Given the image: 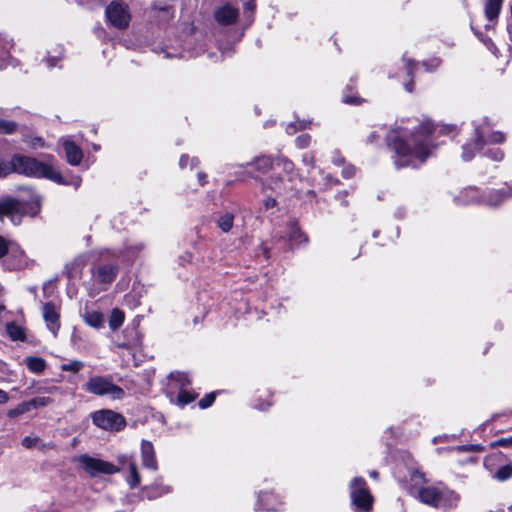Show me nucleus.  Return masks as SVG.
<instances>
[{
  "label": "nucleus",
  "instance_id": "1",
  "mask_svg": "<svg viewBox=\"0 0 512 512\" xmlns=\"http://www.w3.org/2000/svg\"><path fill=\"white\" fill-rule=\"evenodd\" d=\"M434 129V125L426 121L412 131H408L407 128H398L389 133L387 141L395 153L396 168L417 167L425 162L434 148L431 141Z\"/></svg>",
  "mask_w": 512,
  "mask_h": 512
},
{
  "label": "nucleus",
  "instance_id": "2",
  "mask_svg": "<svg viewBox=\"0 0 512 512\" xmlns=\"http://www.w3.org/2000/svg\"><path fill=\"white\" fill-rule=\"evenodd\" d=\"M52 156L48 155L44 161L16 154L12 156L13 173L22 174L34 178H47L58 184H66L58 170L51 163Z\"/></svg>",
  "mask_w": 512,
  "mask_h": 512
},
{
  "label": "nucleus",
  "instance_id": "3",
  "mask_svg": "<svg viewBox=\"0 0 512 512\" xmlns=\"http://www.w3.org/2000/svg\"><path fill=\"white\" fill-rule=\"evenodd\" d=\"M418 497L421 502L438 508L456 507L460 500V496L455 491L436 486L421 488L418 491Z\"/></svg>",
  "mask_w": 512,
  "mask_h": 512
},
{
  "label": "nucleus",
  "instance_id": "4",
  "mask_svg": "<svg viewBox=\"0 0 512 512\" xmlns=\"http://www.w3.org/2000/svg\"><path fill=\"white\" fill-rule=\"evenodd\" d=\"M83 389L97 396H109L113 400L124 397V390L113 383L112 379L104 376H93L83 386Z\"/></svg>",
  "mask_w": 512,
  "mask_h": 512
},
{
  "label": "nucleus",
  "instance_id": "5",
  "mask_svg": "<svg viewBox=\"0 0 512 512\" xmlns=\"http://www.w3.org/2000/svg\"><path fill=\"white\" fill-rule=\"evenodd\" d=\"M276 165L284 172L285 178L272 177L267 184L268 188L276 191L291 189L293 182L298 178L293 162L284 156H279L276 159Z\"/></svg>",
  "mask_w": 512,
  "mask_h": 512
},
{
  "label": "nucleus",
  "instance_id": "6",
  "mask_svg": "<svg viewBox=\"0 0 512 512\" xmlns=\"http://www.w3.org/2000/svg\"><path fill=\"white\" fill-rule=\"evenodd\" d=\"M352 504L358 512H368L372 507L373 497L361 477H355L350 484Z\"/></svg>",
  "mask_w": 512,
  "mask_h": 512
},
{
  "label": "nucleus",
  "instance_id": "7",
  "mask_svg": "<svg viewBox=\"0 0 512 512\" xmlns=\"http://www.w3.org/2000/svg\"><path fill=\"white\" fill-rule=\"evenodd\" d=\"M92 422L97 427L107 431H120L125 425V418L109 409L98 410L91 415Z\"/></svg>",
  "mask_w": 512,
  "mask_h": 512
},
{
  "label": "nucleus",
  "instance_id": "8",
  "mask_svg": "<svg viewBox=\"0 0 512 512\" xmlns=\"http://www.w3.org/2000/svg\"><path fill=\"white\" fill-rule=\"evenodd\" d=\"M109 23L117 29H126L131 20L129 7L122 1H112L105 10Z\"/></svg>",
  "mask_w": 512,
  "mask_h": 512
},
{
  "label": "nucleus",
  "instance_id": "9",
  "mask_svg": "<svg viewBox=\"0 0 512 512\" xmlns=\"http://www.w3.org/2000/svg\"><path fill=\"white\" fill-rule=\"evenodd\" d=\"M78 462L81 467L91 476H97L99 474L111 475L119 471V469L113 464L90 457L88 455L80 456L78 458Z\"/></svg>",
  "mask_w": 512,
  "mask_h": 512
},
{
  "label": "nucleus",
  "instance_id": "10",
  "mask_svg": "<svg viewBox=\"0 0 512 512\" xmlns=\"http://www.w3.org/2000/svg\"><path fill=\"white\" fill-rule=\"evenodd\" d=\"M25 213L26 209L21 201L11 197L0 200V217L7 216L14 223H18Z\"/></svg>",
  "mask_w": 512,
  "mask_h": 512
},
{
  "label": "nucleus",
  "instance_id": "11",
  "mask_svg": "<svg viewBox=\"0 0 512 512\" xmlns=\"http://www.w3.org/2000/svg\"><path fill=\"white\" fill-rule=\"evenodd\" d=\"M42 315L47 328L56 337L60 328V313L56 305L52 302H47L42 306Z\"/></svg>",
  "mask_w": 512,
  "mask_h": 512
},
{
  "label": "nucleus",
  "instance_id": "12",
  "mask_svg": "<svg viewBox=\"0 0 512 512\" xmlns=\"http://www.w3.org/2000/svg\"><path fill=\"white\" fill-rule=\"evenodd\" d=\"M91 271L97 282L109 285L115 280L118 267L112 264H103L93 267Z\"/></svg>",
  "mask_w": 512,
  "mask_h": 512
},
{
  "label": "nucleus",
  "instance_id": "13",
  "mask_svg": "<svg viewBox=\"0 0 512 512\" xmlns=\"http://www.w3.org/2000/svg\"><path fill=\"white\" fill-rule=\"evenodd\" d=\"M238 16V9L230 4H225L215 11V19L221 25H231L235 23Z\"/></svg>",
  "mask_w": 512,
  "mask_h": 512
},
{
  "label": "nucleus",
  "instance_id": "14",
  "mask_svg": "<svg viewBox=\"0 0 512 512\" xmlns=\"http://www.w3.org/2000/svg\"><path fill=\"white\" fill-rule=\"evenodd\" d=\"M142 466L156 471L158 469L157 460L153 444L150 441L143 440L141 443Z\"/></svg>",
  "mask_w": 512,
  "mask_h": 512
},
{
  "label": "nucleus",
  "instance_id": "15",
  "mask_svg": "<svg viewBox=\"0 0 512 512\" xmlns=\"http://www.w3.org/2000/svg\"><path fill=\"white\" fill-rule=\"evenodd\" d=\"M475 141L473 144H466L463 146L462 159L469 161L474 156V151H478L483 148L485 141V132L479 127L475 128Z\"/></svg>",
  "mask_w": 512,
  "mask_h": 512
},
{
  "label": "nucleus",
  "instance_id": "16",
  "mask_svg": "<svg viewBox=\"0 0 512 512\" xmlns=\"http://www.w3.org/2000/svg\"><path fill=\"white\" fill-rule=\"evenodd\" d=\"M119 462L122 465V468H127L129 472V476L127 478V482L130 488H135L140 484V475L137 469L136 463L128 456L119 457Z\"/></svg>",
  "mask_w": 512,
  "mask_h": 512
},
{
  "label": "nucleus",
  "instance_id": "17",
  "mask_svg": "<svg viewBox=\"0 0 512 512\" xmlns=\"http://www.w3.org/2000/svg\"><path fill=\"white\" fill-rule=\"evenodd\" d=\"M63 147L66 153L67 161L71 165H79L83 158L82 150L74 142L69 140L64 141Z\"/></svg>",
  "mask_w": 512,
  "mask_h": 512
},
{
  "label": "nucleus",
  "instance_id": "18",
  "mask_svg": "<svg viewBox=\"0 0 512 512\" xmlns=\"http://www.w3.org/2000/svg\"><path fill=\"white\" fill-rule=\"evenodd\" d=\"M509 197V192L506 187L490 192L483 201L490 206H497Z\"/></svg>",
  "mask_w": 512,
  "mask_h": 512
},
{
  "label": "nucleus",
  "instance_id": "19",
  "mask_svg": "<svg viewBox=\"0 0 512 512\" xmlns=\"http://www.w3.org/2000/svg\"><path fill=\"white\" fill-rule=\"evenodd\" d=\"M27 368L35 374H41L46 369V361L38 356H29L25 359Z\"/></svg>",
  "mask_w": 512,
  "mask_h": 512
},
{
  "label": "nucleus",
  "instance_id": "20",
  "mask_svg": "<svg viewBox=\"0 0 512 512\" xmlns=\"http://www.w3.org/2000/svg\"><path fill=\"white\" fill-rule=\"evenodd\" d=\"M287 237L292 245L306 242L307 238L300 231L296 223L291 222L287 227Z\"/></svg>",
  "mask_w": 512,
  "mask_h": 512
},
{
  "label": "nucleus",
  "instance_id": "21",
  "mask_svg": "<svg viewBox=\"0 0 512 512\" xmlns=\"http://www.w3.org/2000/svg\"><path fill=\"white\" fill-rule=\"evenodd\" d=\"M503 0H487L485 5V16L488 20H495L502 7Z\"/></svg>",
  "mask_w": 512,
  "mask_h": 512
},
{
  "label": "nucleus",
  "instance_id": "22",
  "mask_svg": "<svg viewBox=\"0 0 512 512\" xmlns=\"http://www.w3.org/2000/svg\"><path fill=\"white\" fill-rule=\"evenodd\" d=\"M249 165L250 163L247 164V166ZM251 165H254L256 171L263 174L271 169V167L273 166V160L269 156H259L255 158Z\"/></svg>",
  "mask_w": 512,
  "mask_h": 512
},
{
  "label": "nucleus",
  "instance_id": "23",
  "mask_svg": "<svg viewBox=\"0 0 512 512\" xmlns=\"http://www.w3.org/2000/svg\"><path fill=\"white\" fill-rule=\"evenodd\" d=\"M6 331L9 337L14 341H23L25 339L24 329L14 322H10L6 325Z\"/></svg>",
  "mask_w": 512,
  "mask_h": 512
},
{
  "label": "nucleus",
  "instance_id": "24",
  "mask_svg": "<svg viewBox=\"0 0 512 512\" xmlns=\"http://www.w3.org/2000/svg\"><path fill=\"white\" fill-rule=\"evenodd\" d=\"M85 323L88 325L98 328L103 324V315L98 311H85L83 315Z\"/></svg>",
  "mask_w": 512,
  "mask_h": 512
},
{
  "label": "nucleus",
  "instance_id": "25",
  "mask_svg": "<svg viewBox=\"0 0 512 512\" xmlns=\"http://www.w3.org/2000/svg\"><path fill=\"white\" fill-rule=\"evenodd\" d=\"M259 502L263 504L265 510L269 511L277 510L280 504L272 493H263L259 495Z\"/></svg>",
  "mask_w": 512,
  "mask_h": 512
},
{
  "label": "nucleus",
  "instance_id": "26",
  "mask_svg": "<svg viewBox=\"0 0 512 512\" xmlns=\"http://www.w3.org/2000/svg\"><path fill=\"white\" fill-rule=\"evenodd\" d=\"M170 490L171 489L169 486L154 484L150 487L145 488L144 492L146 493V496L149 499H153V498L159 497L163 494L169 493Z\"/></svg>",
  "mask_w": 512,
  "mask_h": 512
},
{
  "label": "nucleus",
  "instance_id": "27",
  "mask_svg": "<svg viewBox=\"0 0 512 512\" xmlns=\"http://www.w3.org/2000/svg\"><path fill=\"white\" fill-rule=\"evenodd\" d=\"M31 410L47 407L54 403V399L49 396H37L28 401Z\"/></svg>",
  "mask_w": 512,
  "mask_h": 512
},
{
  "label": "nucleus",
  "instance_id": "28",
  "mask_svg": "<svg viewBox=\"0 0 512 512\" xmlns=\"http://www.w3.org/2000/svg\"><path fill=\"white\" fill-rule=\"evenodd\" d=\"M124 322V313L120 309H113L109 319V326L112 330L118 329Z\"/></svg>",
  "mask_w": 512,
  "mask_h": 512
},
{
  "label": "nucleus",
  "instance_id": "29",
  "mask_svg": "<svg viewBox=\"0 0 512 512\" xmlns=\"http://www.w3.org/2000/svg\"><path fill=\"white\" fill-rule=\"evenodd\" d=\"M234 216L230 213H225L220 216L217 225L223 232H229L233 226Z\"/></svg>",
  "mask_w": 512,
  "mask_h": 512
},
{
  "label": "nucleus",
  "instance_id": "30",
  "mask_svg": "<svg viewBox=\"0 0 512 512\" xmlns=\"http://www.w3.org/2000/svg\"><path fill=\"white\" fill-rule=\"evenodd\" d=\"M84 367V363L79 360H72L60 365V369L65 372L78 373Z\"/></svg>",
  "mask_w": 512,
  "mask_h": 512
},
{
  "label": "nucleus",
  "instance_id": "31",
  "mask_svg": "<svg viewBox=\"0 0 512 512\" xmlns=\"http://www.w3.org/2000/svg\"><path fill=\"white\" fill-rule=\"evenodd\" d=\"M29 411H31L30 405H29L28 401H25V402L20 403L14 409H10L8 411L7 415L10 418H15L24 413H28Z\"/></svg>",
  "mask_w": 512,
  "mask_h": 512
},
{
  "label": "nucleus",
  "instance_id": "32",
  "mask_svg": "<svg viewBox=\"0 0 512 512\" xmlns=\"http://www.w3.org/2000/svg\"><path fill=\"white\" fill-rule=\"evenodd\" d=\"M512 477V463H507L501 466L495 474V478L500 481H505Z\"/></svg>",
  "mask_w": 512,
  "mask_h": 512
},
{
  "label": "nucleus",
  "instance_id": "33",
  "mask_svg": "<svg viewBox=\"0 0 512 512\" xmlns=\"http://www.w3.org/2000/svg\"><path fill=\"white\" fill-rule=\"evenodd\" d=\"M63 54V47L57 46L54 51H48V58L47 63L49 67L56 66V61L61 59V56Z\"/></svg>",
  "mask_w": 512,
  "mask_h": 512
},
{
  "label": "nucleus",
  "instance_id": "34",
  "mask_svg": "<svg viewBox=\"0 0 512 512\" xmlns=\"http://www.w3.org/2000/svg\"><path fill=\"white\" fill-rule=\"evenodd\" d=\"M16 129V122L0 119V134H12Z\"/></svg>",
  "mask_w": 512,
  "mask_h": 512
},
{
  "label": "nucleus",
  "instance_id": "35",
  "mask_svg": "<svg viewBox=\"0 0 512 512\" xmlns=\"http://www.w3.org/2000/svg\"><path fill=\"white\" fill-rule=\"evenodd\" d=\"M170 379L179 383L181 389L191 384L188 376L181 372H175L170 374Z\"/></svg>",
  "mask_w": 512,
  "mask_h": 512
},
{
  "label": "nucleus",
  "instance_id": "36",
  "mask_svg": "<svg viewBox=\"0 0 512 512\" xmlns=\"http://www.w3.org/2000/svg\"><path fill=\"white\" fill-rule=\"evenodd\" d=\"M194 399L195 396L192 393L181 389L177 397V404L180 406H184L186 404L191 403Z\"/></svg>",
  "mask_w": 512,
  "mask_h": 512
},
{
  "label": "nucleus",
  "instance_id": "37",
  "mask_svg": "<svg viewBox=\"0 0 512 512\" xmlns=\"http://www.w3.org/2000/svg\"><path fill=\"white\" fill-rule=\"evenodd\" d=\"M11 173H13L12 159L10 161L0 159V178L6 177Z\"/></svg>",
  "mask_w": 512,
  "mask_h": 512
},
{
  "label": "nucleus",
  "instance_id": "38",
  "mask_svg": "<svg viewBox=\"0 0 512 512\" xmlns=\"http://www.w3.org/2000/svg\"><path fill=\"white\" fill-rule=\"evenodd\" d=\"M486 155L494 161H501L504 158V153L499 148L489 149Z\"/></svg>",
  "mask_w": 512,
  "mask_h": 512
},
{
  "label": "nucleus",
  "instance_id": "39",
  "mask_svg": "<svg viewBox=\"0 0 512 512\" xmlns=\"http://www.w3.org/2000/svg\"><path fill=\"white\" fill-rule=\"evenodd\" d=\"M311 141V137L308 134L300 135L296 138L295 142L298 148L303 149L306 148Z\"/></svg>",
  "mask_w": 512,
  "mask_h": 512
},
{
  "label": "nucleus",
  "instance_id": "40",
  "mask_svg": "<svg viewBox=\"0 0 512 512\" xmlns=\"http://www.w3.org/2000/svg\"><path fill=\"white\" fill-rule=\"evenodd\" d=\"M214 400H215V393H210L199 401V407L202 409L208 408L209 406H211L213 404Z\"/></svg>",
  "mask_w": 512,
  "mask_h": 512
},
{
  "label": "nucleus",
  "instance_id": "41",
  "mask_svg": "<svg viewBox=\"0 0 512 512\" xmlns=\"http://www.w3.org/2000/svg\"><path fill=\"white\" fill-rule=\"evenodd\" d=\"M505 137L502 132L496 131L492 132L490 135H488L487 142L490 143H502L504 142Z\"/></svg>",
  "mask_w": 512,
  "mask_h": 512
},
{
  "label": "nucleus",
  "instance_id": "42",
  "mask_svg": "<svg viewBox=\"0 0 512 512\" xmlns=\"http://www.w3.org/2000/svg\"><path fill=\"white\" fill-rule=\"evenodd\" d=\"M38 442H39V438L38 437L26 436L22 440V446L27 448V449H30V448L35 447L38 444Z\"/></svg>",
  "mask_w": 512,
  "mask_h": 512
},
{
  "label": "nucleus",
  "instance_id": "43",
  "mask_svg": "<svg viewBox=\"0 0 512 512\" xmlns=\"http://www.w3.org/2000/svg\"><path fill=\"white\" fill-rule=\"evenodd\" d=\"M38 393L55 394L60 393L61 388L58 386H41L37 388Z\"/></svg>",
  "mask_w": 512,
  "mask_h": 512
},
{
  "label": "nucleus",
  "instance_id": "44",
  "mask_svg": "<svg viewBox=\"0 0 512 512\" xmlns=\"http://www.w3.org/2000/svg\"><path fill=\"white\" fill-rule=\"evenodd\" d=\"M189 161V157L187 155H182L179 161V166L181 168L186 167L187 163ZM191 167H195L198 165V160L196 158L190 159Z\"/></svg>",
  "mask_w": 512,
  "mask_h": 512
},
{
  "label": "nucleus",
  "instance_id": "45",
  "mask_svg": "<svg viewBox=\"0 0 512 512\" xmlns=\"http://www.w3.org/2000/svg\"><path fill=\"white\" fill-rule=\"evenodd\" d=\"M492 446L509 447L512 446V436L506 438H500L496 440Z\"/></svg>",
  "mask_w": 512,
  "mask_h": 512
},
{
  "label": "nucleus",
  "instance_id": "46",
  "mask_svg": "<svg viewBox=\"0 0 512 512\" xmlns=\"http://www.w3.org/2000/svg\"><path fill=\"white\" fill-rule=\"evenodd\" d=\"M405 62H406V70H407V74L412 77L413 76V72L414 70L418 67V63H414L412 60L408 59L406 60L405 59Z\"/></svg>",
  "mask_w": 512,
  "mask_h": 512
},
{
  "label": "nucleus",
  "instance_id": "47",
  "mask_svg": "<svg viewBox=\"0 0 512 512\" xmlns=\"http://www.w3.org/2000/svg\"><path fill=\"white\" fill-rule=\"evenodd\" d=\"M460 451H473L480 452L483 451V447L481 445H464L458 448Z\"/></svg>",
  "mask_w": 512,
  "mask_h": 512
},
{
  "label": "nucleus",
  "instance_id": "48",
  "mask_svg": "<svg viewBox=\"0 0 512 512\" xmlns=\"http://www.w3.org/2000/svg\"><path fill=\"white\" fill-rule=\"evenodd\" d=\"M343 101L347 104H352V105H359L362 103V99L360 97H356V96H345L343 98Z\"/></svg>",
  "mask_w": 512,
  "mask_h": 512
},
{
  "label": "nucleus",
  "instance_id": "49",
  "mask_svg": "<svg viewBox=\"0 0 512 512\" xmlns=\"http://www.w3.org/2000/svg\"><path fill=\"white\" fill-rule=\"evenodd\" d=\"M255 8H256L255 0H250L244 4V12L245 13H248V12L253 13Z\"/></svg>",
  "mask_w": 512,
  "mask_h": 512
},
{
  "label": "nucleus",
  "instance_id": "50",
  "mask_svg": "<svg viewBox=\"0 0 512 512\" xmlns=\"http://www.w3.org/2000/svg\"><path fill=\"white\" fill-rule=\"evenodd\" d=\"M502 457H503V455L501 453L490 455V456L486 457V459L484 461V464L486 466H488V465H490L491 462L496 461V460H500Z\"/></svg>",
  "mask_w": 512,
  "mask_h": 512
},
{
  "label": "nucleus",
  "instance_id": "51",
  "mask_svg": "<svg viewBox=\"0 0 512 512\" xmlns=\"http://www.w3.org/2000/svg\"><path fill=\"white\" fill-rule=\"evenodd\" d=\"M8 252L7 243L4 238L0 237V258L6 255Z\"/></svg>",
  "mask_w": 512,
  "mask_h": 512
},
{
  "label": "nucleus",
  "instance_id": "52",
  "mask_svg": "<svg viewBox=\"0 0 512 512\" xmlns=\"http://www.w3.org/2000/svg\"><path fill=\"white\" fill-rule=\"evenodd\" d=\"M355 169L352 166L346 167L342 171V175L345 178H350L354 175Z\"/></svg>",
  "mask_w": 512,
  "mask_h": 512
},
{
  "label": "nucleus",
  "instance_id": "53",
  "mask_svg": "<svg viewBox=\"0 0 512 512\" xmlns=\"http://www.w3.org/2000/svg\"><path fill=\"white\" fill-rule=\"evenodd\" d=\"M264 205L267 209L272 208L276 205V200L274 198L269 197L264 201Z\"/></svg>",
  "mask_w": 512,
  "mask_h": 512
},
{
  "label": "nucleus",
  "instance_id": "54",
  "mask_svg": "<svg viewBox=\"0 0 512 512\" xmlns=\"http://www.w3.org/2000/svg\"><path fill=\"white\" fill-rule=\"evenodd\" d=\"M198 180L200 185H205L207 183V175L205 173L199 172L198 173Z\"/></svg>",
  "mask_w": 512,
  "mask_h": 512
},
{
  "label": "nucleus",
  "instance_id": "55",
  "mask_svg": "<svg viewBox=\"0 0 512 512\" xmlns=\"http://www.w3.org/2000/svg\"><path fill=\"white\" fill-rule=\"evenodd\" d=\"M9 400L8 394L0 389V404H5Z\"/></svg>",
  "mask_w": 512,
  "mask_h": 512
},
{
  "label": "nucleus",
  "instance_id": "56",
  "mask_svg": "<svg viewBox=\"0 0 512 512\" xmlns=\"http://www.w3.org/2000/svg\"><path fill=\"white\" fill-rule=\"evenodd\" d=\"M303 161L305 163H308L310 165H313V157L312 156H308V155H305L304 158H303Z\"/></svg>",
  "mask_w": 512,
  "mask_h": 512
},
{
  "label": "nucleus",
  "instance_id": "57",
  "mask_svg": "<svg viewBox=\"0 0 512 512\" xmlns=\"http://www.w3.org/2000/svg\"><path fill=\"white\" fill-rule=\"evenodd\" d=\"M287 133L292 134L296 131V128L294 127V124H289L286 128Z\"/></svg>",
  "mask_w": 512,
  "mask_h": 512
},
{
  "label": "nucleus",
  "instance_id": "58",
  "mask_svg": "<svg viewBox=\"0 0 512 512\" xmlns=\"http://www.w3.org/2000/svg\"><path fill=\"white\" fill-rule=\"evenodd\" d=\"M466 194H471V200H474L477 195V191L475 189H469L466 191Z\"/></svg>",
  "mask_w": 512,
  "mask_h": 512
},
{
  "label": "nucleus",
  "instance_id": "59",
  "mask_svg": "<svg viewBox=\"0 0 512 512\" xmlns=\"http://www.w3.org/2000/svg\"><path fill=\"white\" fill-rule=\"evenodd\" d=\"M405 89L408 91V92H412L413 91V82L410 81L409 83L405 84Z\"/></svg>",
  "mask_w": 512,
  "mask_h": 512
},
{
  "label": "nucleus",
  "instance_id": "60",
  "mask_svg": "<svg viewBox=\"0 0 512 512\" xmlns=\"http://www.w3.org/2000/svg\"><path fill=\"white\" fill-rule=\"evenodd\" d=\"M377 137H378V135H376V133H374V132H373V133H371V134L369 135V137H368V141L372 143V142H374V140H375Z\"/></svg>",
  "mask_w": 512,
  "mask_h": 512
},
{
  "label": "nucleus",
  "instance_id": "61",
  "mask_svg": "<svg viewBox=\"0 0 512 512\" xmlns=\"http://www.w3.org/2000/svg\"><path fill=\"white\" fill-rule=\"evenodd\" d=\"M34 203L36 204L37 208L40 206V198L39 196L35 195L33 198Z\"/></svg>",
  "mask_w": 512,
  "mask_h": 512
},
{
  "label": "nucleus",
  "instance_id": "62",
  "mask_svg": "<svg viewBox=\"0 0 512 512\" xmlns=\"http://www.w3.org/2000/svg\"><path fill=\"white\" fill-rule=\"evenodd\" d=\"M370 476L373 478V479H377L378 478V472L377 471H371L370 472Z\"/></svg>",
  "mask_w": 512,
  "mask_h": 512
},
{
  "label": "nucleus",
  "instance_id": "63",
  "mask_svg": "<svg viewBox=\"0 0 512 512\" xmlns=\"http://www.w3.org/2000/svg\"><path fill=\"white\" fill-rule=\"evenodd\" d=\"M413 478H419V479H422V475L419 473V472H414L413 473Z\"/></svg>",
  "mask_w": 512,
  "mask_h": 512
},
{
  "label": "nucleus",
  "instance_id": "64",
  "mask_svg": "<svg viewBox=\"0 0 512 512\" xmlns=\"http://www.w3.org/2000/svg\"><path fill=\"white\" fill-rule=\"evenodd\" d=\"M508 189V192H509V196L511 197L512 196V186L511 187H507Z\"/></svg>",
  "mask_w": 512,
  "mask_h": 512
}]
</instances>
